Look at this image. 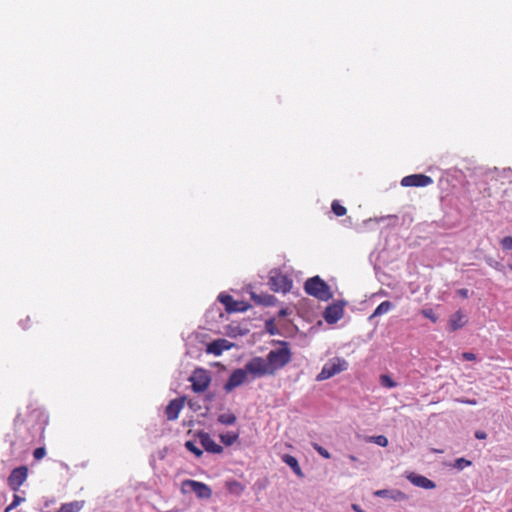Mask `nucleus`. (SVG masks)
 I'll return each instance as SVG.
<instances>
[{"label": "nucleus", "instance_id": "28", "mask_svg": "<svg viewBox=\"0 0 512 512\" xmlns=\"http://www.w3.org/2000/svg\"><path fill=\"white\" fill-rule=\"evenodd\" d=\"M24 501V498L18 494H14L13 501L7 506V511H11L15 509L21 502Z\"/></svg>", "mask_w": 512, "mask_h": 512}, {"label": "nucleus", "instance_id": "2", "mask_svg": "<svg viewBox=\"0 0 512 512\" xmlns=\"http://www.w3.org/2000/svg\"><path fill=\"white\" fill-rule=\"evenodd\" d=\"M304 289L308 295L320 300H328L332 297L329 286L319 276L307 279Z\"/></svg>", "mask_w": 512, "mask_h": 512}, {"label": "nucleus", "instance_id": "10", "mask_svg": "<svg viewBox=\"0 0 512 512\" xmlns=\"http://www.w3.org/2000/svg\"><path fill=\"white\" fill-rule=\"evenodd\" d=\"M343 314H344L343 306L341 304L334 303V304L329 305L325 309L323 317L327 323L334 324L343 317Z\"/></svg>", "mask_w": 512, "mask_h": 512}, {"label": "nucleus", "instance_id": "20", "mask_svg": "<svg viewBox=\"0 0 512 512\" xmlns=\"http://www.w3.org/2000/svg\"><path fill=\"white\" fill-rule=\"evenodd\" d=\"M219 437L224 445L231 446L238 440L239 433L230 431L224 434H220Z\"/></svg>", "mask_w": 512, "mask_h": 512}, {"label": "nucleus", "instance_id": "43", "mask_svg": "<svg viewBox=\"0 0 512 512\" xmlns=\"http://www.w3.org/2000/svg\"><path fill=\"white\" fill-rule=\"evenodd\" d=\"M20 421V416H17L15 422L18 423Z\"/></svg>", "mask_w": 512, "mask_h": 512}, {"label": "nucleus", "instance_id": "18", "mask_svg": "<svg viewBox=\"0 0 512 512\" xmlns=\"http://www.w3.org/2000/svg\"><path fill=\"white\" fill-rule=\"evenodd\" d=\"M225 343L226 340H215L208 345L207 352L214 355H220L223 350L227 348Z\"/></svg>", "mask_w": 512, "mask_h": 512}, {"label": "nucleus", "instance_id": "16", "mask_svg": "<svg viewBox=\"0 0 512 512\" xmlns=\"http://www.w3.org/2000/svg\"><path fill=\"white\" fill-rule=\"evenodd\" d=\"M219 301L225 305V308L228 312H238L246 310V307H235V300L230 295H220Z\"/></svg>", "mask_w": 512, "mask_h": 512}, {"label": "nucleus", "instance_id": "42", "mask_svg": "<svg viewBox=\"0 0 512 512\" xmlns=\"http://www.w3.org/2000/svg\"><path fill=\"white\" fill-rule=\"evenodd\" d=\"M349 459L351 461H356L357 460V458L354 455H349Z\"/></svg>", "mask_w": 512, "mask_h": 512}, {"label": "nucleus", "instance_id": "14", "mask_svg": "<svg viewBox=\"0 0 512 512\" xmlns=\"http://www.w3.org/2000/svg\"><path fill=\"white\" fill-rule=\"evenodd\" d=\"M465 324V315L461 311H457L454 314H452L448 322L449 330L452 332L464 327Z\"/></svg>", "mask_w": 512, "mask_h": 512}, {"label": "nucleus", "instance_id": "25", "mask_svg": "<svg viewBox=\"0 0 512 512\" xmlns=\"http://www.w3.org/2000/svg\"><path fill=\"white\" fill-rule=\"evenodd\" d=\"M331 209L338 217L344 216L347 213L346 208L338 200L332 202Z\"/></svg>", "mask_w": 512, "mask_h": 512}, {"label": "nucleus", "instance_id": "46", "mask_svg": "<svg viewBox=\"0 0 512 512\" xmlns=\"http://www.w3.org/2000/svg\"><path fill=\"white\" fill-rule=\"evenodd\" d=\"M5 512H10V511H7V508L5 509Z\"/></svg>", "mask_w": 512, "mask_h": 512}, {"label": "nucleus", "instance_id": "31", "mask_svg": "<svg viewBox=\"0 0 512 512\" xmlns=\"http://www.w3.org/2000/svg\"><path fill=\"white\" fill-rule=\"evenodd\" d=\"M500 244H501L502 249L511 250L512 249V237L511 236L504 237L501 240Z\"/></svg>", "mask_w": 512, "mask_h": 512}, {"label": "nucleus", "instance_id": "21", "mask_svg": "<svg viewBox=\"0 0 512 512\" xmlns=\"http://www.w3.org/2000/svg\"><path fill=\"white\" fill-rule=\"evenodd\" d=\"M226 486H227L228 491L230 493L235 494V495H240L245 490L244 485L241 484L240 482L236 481V480H232V481L227 482Z\"/></svg>", "mask_w": 512, "mask_h": 512}, {"label": "nucleus", "instance_id": "3", "mask_svg": "<svg viewBox=\"0 0 512 512\" xmlns=\"http://www.w3.org/2000/svg\"><path fill=\"white\" fill-rule=\"evenodd\" d=\"M348 363L344 359L334 358L329 360L322 368L321 372L316 376L317 381H324L333 376L347 370Z\"/></svg>", "mask_w": 512, "mask_h": 512}, {"label": "nucleus", "instance_id": "32", "mask_svg": "<svg viewBox=\"0 0 512 512\" xmlns=\"http://www.w3.org/2000/svg\"><path fill=\"white\" fill-rule=\"evenodd\" d=\"M390 498L393 500H405L407 496L402 491H391Z\"/></svg>", "mask_w": 512, "mask_h": 512}, {"label": "nucleus", "instance_id": "15", "mask_svg": "<svg viewBox=\"0 0 512 512\" xmlns=\"http://www.w3.org/2000/svg\"><path fill=\"white\" fill-rule=\"evenodd\" d=\"M85 501L75 500L72 502L64 503L56 512H80L84 507Z\"/></svg>", "mask_w": 512, "mask_h": 512}, {"label": "nucleus", "instance_id": "17", "mask_svg": "<svg viewBox=\"0 0 512 512\" xmlns=\"http://www.w3.org/2000/svg\"><path fill=\"white\" fill-rule=\"evenodd\" d=\"M282 461L287 464L293 471L295 474H297L298 476H302V470L299 466V463L297 461V459L292 456V455H289V454H285L282 456Z\"/></svg>", "mask_w": 512, "mask_h": 512}, {"label": "nucleus", "instance_id": "29", "mask_svg": "<svg viewBox=\"0 0 512 512\" xmlns=\"http://www.w3.org/2000/svg\"><path fill=\"white\" fill-rule=\"evenodd\" d=\"M312 446L323 458H325V459H330L331 458V454L328 452V450H326L325 448H323L319 444L313 443Z\"/></svg>", "mask_w": 512, "mask_h": 512}, {"label": "nucleus", "instance_id": "45", "mask_svg": "<svg viewBox=\"0 0 512 512\" xmlns=\"http://www.w3.org/2000/svg\"><path fill=\"white\" fill-rule=\"evenodd\" d=\"M508 512H512V508Z\"/></svg>", "mask_w": 512, "mask_h": 512}, {"label": "nucleus", "instance_id": "7", "mask_svg": "<svg viewBox=\"0 0 512 512\" xmlns=\"http://www.w3.org/2000/svg\"><path fill=\"white\" fill-rule=\"evenodd\" d=\"M433 183L430 176L424 174H412L402 178L401 185L403 187H425Z\"/></svg>", "mask_w": 512, "mask_h": 512}, {"label": "nucleus", "instance_id": "6", "mask_svg": "<svg viewBox=\"0 0 512 512\" xmlns=\"http://www.w3.org/2000/svg\"><path fill=\"white\" fill-rule=\"evenodd\" d=\"M28 477V468L26 466H20L17 468H14L7 481L8 485L14 492H17L19 488L24 484Z\"/></svg>", "mask_w": 512, "mask_h": 512}, {"label": "nucleus", "instance_id": "22", "mask_svg": "<svg viewBox=\"0 0 512 512\" xmlns=\"http://www.w3.org/2000/svg\"><path fill=\"white\" fill-rule=\"evenodd\" d=\"M217 420L223 425H233L237 418L233 413H223L218 416Z\"/></svg>", "mask_w": 512, "mask_h": 512}, {"label": "nucleus", "instance_id": "9", "mask_svg": "<svg viewBox=\"0 0 512 512\" xmlns=\"http://www.w3.org/2000/svg\"><path fill=\"white\" fill-rule=\"evenodd\" d=\"M271 289L275 292H289L292 288V282L287 276L278 274L270 278Z\"/></svg>", "mask_w": 512, "mask_h": 512}, {"label": "nucleus", "instance_id": "36", "mask_svg": "<svg viewBox=\"0 0 512 512\" xmlns=\"http://www.w3.org/2000/svg\"><path fill=\"white\" fill-rule=\"evenodd\" d=\"M374 494L378 497H390L391 491L383 489L376 491Z\"/></svg>", "mask_w": 512, "mask_h": 512}, {"label": "nucleus", "instance_id": "5", "mask_svg": "<svg viewBox=\"0 0 512 512\" xmlns=\"http://www.w3.org/2000/svg\"><path fill=\"white\" fill-rule=\"evenodd\" d=\"M181 491L184 494L192 491L200 499H209L212 496V490L207 484L191 479L182 482Z\"/></svg>", "mask_w": 512, "mask_h": 512}, {"label": "nucleus", "instance_id": "34", "mask_svg": "<svg viewBox=\"0 0 512 512\" xmlns=\"http://www.w3.org/2000/svg\"><path fill=\"white\" fill-rule=\"evenodd\" d=\"M462 358L466 361H474L476 360V355L472 352H464L462 353Z\"/></svg>", "mask_w": 512, "mask_h": 512}, {"label": "nucleus", "instance_id": "35", "mask_svg": "<svg viewBox=\"0 0 512 512\" xmlns=\"http://www.w3.org/2000/svg\"><path fill=\"white\" fill-rule=\"evenodd\" d=\"M30 322H31L30 317H29V316H27L25 319H22V320L20 321V325H21V327H22L24 330H27V329H29V328L31 327Z\"/></svg>", "mask_w": 512, "mask_h": 512}, {"label": "nucleus", "instance_id": "38", "mask_svg": "<svg viewBox=\"0 0 512 512\" xmlns=\"http://www.w3.org/2000/svg\"><path fill=\"white\" fill-rule=\"evenodd\" d=\"M458 294H459L462 298H467V297H468V290H467V289H459V290H458Z\"/></svg>", "mask_w": 512, "mask_h": 512}, {"label": "nucleus", "instance_id": "33", "mask_svg": "<svg viewBox=\"0 0 512 512\" xmlns=\"http://www.w3.org/2000/svg\"><path fill=\"white\" fill-rule=\"evenodd\" d=\"M470 464H471V462L469 460L464 459V458H459V459L456 460V466L459 469H463L464 467L469 466Z\"/></svg>", "mask_w": 512, "mask_h": 512}, {"label": "nucleus", "instance_id": "37", "mask_svg": "<svg viewBox=\"0 0 512 512\" xmlns=\"http://www.w3.org/2000/svg\"><path fill=\"white\" fill-rule=\"evenodd\" d=\"M475 437L477 439H481L482 440V439H486L487 434L484 431H476L475 432Z\"/></svg>", "mask_w": 512, "mask_h": 512}, {"label": "nucleus", "instance_id": "40", "mask_svg": "<svg viewBox=\"0 0 512 512\" xmlns=\"http://www.w3.org/2000/svg\"><path fill=\"white\" fill-rule=\"evenodd\" d=\"M235 307H245L243 302H238V301H235V304H234Z\"/></svg>", "mask_w": 512, "mask_h": 512}, {"label": "nucleus", "instance_id": "24", "mask_svg": "<svg viewBox=\"0 0 512 512\" xmlns=\"http://www.w3.org/2000/svg\"><path fill=\"white\" fill-rule=\"evenodd\" d=\"M379 382L385 388L391 389L397 386V383L388 374L380 375Z\"/></svg>", "mask_w": 512, "mask_h": 512}, {"label": "nucleus", "instance_id": "39", "mask_svg": "<svg viewBox=\"0 0 512 512\" xmlns=\"http://www.w3.org/2000/svg\"><path fill=\"white\" fill-rule=\"evenodd\" d=\"M33 412H34V414H35L37 417H43V416H44L43 412H42V411H40V410H34Z\"/></svg>", "mask_w": 512, "mask_h": 512}, {"label": "nucleus", "instance_id": "30", "mask_svg": "<svg viewBox=\"0 0 512 512\" xmlns=\"http://www.w3.org/2000/svg\"><path fill=\"white\" fill-rule=\"evenodd\" d=\"M46 455V449L44 447H38L33 452V457L35 460L39 461L43 459Z\"/></svg>", "mask_w": 512, "mask_h": 512}, {"label": "nucleus", "instance_id": "27", "mask_svg": "<svg viewBox=\"0 0 512 512\" xmlns=\"http://www.w3.org/2000/svg\"><path fill=\"white\" fill-rule=\"evenodd\" d=\"M421 314L430 319L432 322H437L438 316L434 313V311L431 308H426L421 310Z\"/></svg>", "mask_w": 512, "mask_h": 512}, {"label": "nucleus", "instance_id": "11", "mask_svg": "<svg viewBox=\"0 0 512 512\" xmlns=\"http://www.w3.org/2000/svg\"><path fill=\"white\" fill-rule=\"evenodd\" d=\"M185 404V397L176 398L169 402L165 409V415L169 421L176 420Z\"/></svg>", "mask_w": 512, "mask_h": 512}, {"label": "nucleus", "instance_id": "8", "mask_svg": "<svg viewBox=\"0 0 512 512\" xmlns=\"http://www.w3.org/2000/svg\"><path fill=\"white\" fill-rule=\"evenodd\" d=\"M247 373H249V371L246 370V367L244 369L234 370L225 383L224 390L231 392L236 387L242 385L246 381Z\"/></svg>", "mask_w": 512, "mask_h": 512}, {"label": "nucleus", "instance_id": "41", "mask_svg": "<svg viewBox=\"0 0 512 512\" xmlns=\"http://www.w3.org/2000/svg\"><path fill=\"white\" fill-rule=\"evenodd\" d=\"M286 314H287L286 310H284V309L280 310V312H279L280 316H285Z\"/></svg>", "mask_w": 512, "mask_h": 512}, {"label": "nucleus", "instance_id": "13", "mask_svg": "<svg viewBox=\"0 0 512 512\" xmlns=\"http://www.w3.org/2000/svg\"><path fill=\"white\" fill-rule=\"evenodd\" d=\"M407 479L413 485L421 487V488H424V489H433L436 486L435 483L432 480L426 478L425 476L417 475L415 473H410L407 476Z\"/></svg>", "mask_w": 512, "mask_h": 512}, {"label": "nucleus", "instance_id": "26", "mask_svg": "<svg viewBox=\"0 0 512 512\" xmlns=\"http://www.w3.org/2000/svg\"><path fill=\"white\" fill-rule=\"evenodd\" d=\"M185 447L188 451L193 453L196 457H200L203 454L202 450L200 448H198L196 446V444L192 441H187L185 443Z\"/></svg>", "mask_w": 512, "mask_h": 512}, {"label": "nucleus", "instance_id": "12", "mask_svg": "<svg viewBox=\"0 0 512 512\" xmlns=\"http://www.w3.org/2000/svg\"><path fill=\"white\" fill-rule=\"evenodd\" d=\"M201 445L207 452L220 454L223 451L222 446L217 444L208 433H199Z\"/></svg>", "mask_w": 512, "mask_h": 512}, {"label": "nucleus", "instance_id": "1", "mask_svg": "<svg viewBox=\"0 0 512 512\" xmlns=\"http://www.w3.org/2000/svg\"><path fill=\"white\" fill-rule=\"evenodd\" d=\"M292 359V351L287 342H280V347L269 351L266 358L254 357L246 363V370L254 377L273 376L284 368Z\"/></svg>", "mask_w": 512, "mask_h": 512}, {"label": "nucleus", "instance_id": "19", "mask_svg": "<svg viewBox=\"0 0 512 512\" xmlns=\"http://www.w3.org/2000/svg\"><path fill=\"white\" fill-rule=\"evenodd\" d=\"M392 308H393L392 302H390V301H383L382 303H380L376 307V309L374 310V312L370 316V319L374 318V317H377V316H381V315L389 312Z\"/></svg>", "mask_w": 512, "mask_h": 512}, {"label": "nucleus", "instance_id": "23", "mask_svg": "<svg viewBox=\"0 0 512 512\" xmlns=\"http://www.w3.org/2000/svg\"><path fill=\"white\" fill-rule=\"evenodd\" d=\"M366 441L375 443L381 447H386L388 445V439L384 435L369 436L366 438Z\"/></svg>", "mask_w": 512, "mask_h": 512}, {"label": "nucleus", "instance_id": "4", "mask_svg": "<svg viewBox=\"0 0 512 512\" xmlns=\"http://www.w3.org/2000/svg\"><path fill=\"white\" fill-rule=\"evenodd\" d=\"M191 388L195 393H202L207 390L211 383V376L208 370L197 368L189 377Z\"/></svg>", "mask_w": 512, "mask_h": 512}, {"label": "nucleus", "instance_id": "44", "mask_svg": "<svg viewBox=\"0 0 512 512\" xmlns=\"http://www.w3.org/2000/svg\"><path fill=\"white\" fill-rule=\"evenodd\" d=\"M509 269L512 271V265H509Z\"/></svg>", "mask_w": 512, "mask_h": 512}]
</instances>
